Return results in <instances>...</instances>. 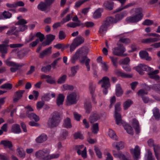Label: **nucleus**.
<instances>
[{
	"instance_id": "obj_1",
	"label": "nucleus",
	"mask_w": 160,
	"mask_h": 160,
	"mask_svg": "<svg viewBox=\"0 0 160 160\" xmlns=\"http://www.w3.org/2000/svg\"><path fill=\"white\" fill-rule=\"evenodd\" d=\"M84 50L82 48L78 50L75 54L72 57L71 61L72 63H74L76 60L79 59L81 63H85L87 71H89L90 70L89 63L90 60L86 56L88 52V50L85 51V52H84Z\"/></svg>"
},
{
	"instance_id": "obj_2",
	"label": "nucleus",
	"mask_w": 160,
	"mask_h": 160,
	"mask_svg": "<svg viewBox=\"0 0 160 160\" xmlns=\"http://www.w3.org/2000/svg\"><path fill=\"white\" fill-rule=\"evenodd\" d=\"M132 11L134 12V14L126 18V21L128 22L131 23H137L141 20L143 17L142 13V9L138 7L133 8Z\"/></svg>"
},
{
	"instance_id": "obj_3",
	"label": "nucleus",
	"mask_w": 160,
	"mask_h": 160,
	"mask_svg": "<svg viewBox=\"0 0 160 160\" xmlns=\"http://www.w3.org/2000/svg\"><path fill=\"white\" fill-rule=\"evenodd\" d=\"M62 119L60 113L57 112H53L48 120V124L51 128H54L58 125Z\"/></svg>"
},
{
	"instance_id": "obj_4",
	"label": "nucleus",
	"mask_w": 160,
	"mask_h": 160,
	"mask_svg": "<svg viewBox=\"0 0 160 160\" xmlns=\"http://www.w3.org/2000/svg\"><path fill=\"white\" fill-rule=\"evenodd\" d=\"M10 58L7 59L5 61V62L7 66L12 67L10 69L11 71L12 72H16L17 70L24 65V64L22 63L18 64L15 62L11 61L10 60Z\"/></svg>"
},
{
	"instance_id": "obj_5",
	"label": "nucleus",
	"mask_w": 160,
	"mask_h": 160,
	"mask_svg": "<svg viewBox=\"0 0 160 160\" xmlns=\"http://www.w3.org/2000/svg\"><path fill=\"white\" fill-rule=\"evenodd\" d=\"M50 152L49 149L44 148L37 152L36 153V156L37 157L42 160H48Z\"/></svg>"
},
{
	"instance_id": "obj_6",
	"label": "nucleus",
	"mask_w": 160,
	"mask_h": 160,
	"mask_svg": "<svg viewBox=\"0 0 160 160\" xmlns=\"http://www.w3.org/2000/svg\"><path fill=\"white\" fill-rule=\"evenodd\" d=\"M121 104L119 102L117 103L115 106L114 117L116 120V123L118 125H120L123 123V121L122 119L121 115L118 112L121 110L120 107Z\"/></svg>"
},
{
	"instance_id": "obj_7",
	"label": "nucleus",
	"mask_w": 160,
	"mask_h": 160,
	"mask_svg": "<svg viewBox=\"0 0 160 160\" xmlns=\"http://www.w3.org/2000/svg\"><path fill=\"white\" fill-rule=\"evenodd\" d=\"M78 100V97L76 93L72 92L67 97V104L68 105L75 104L77 103Z\"/></svg>"
},
{
	"instance_id": "obj_8",
	"label": "nucleus",
	"mask_w": 160,
	"mask_h": 160,
	"mask_svg": "<svg viewBox=\"0 0 160 160\" xmlns=\"http://www.w3.org/2000/svg\"><path fill=\"white\" fill-rule=\"evenodd\" d=\"M112 153L114 156L116 158H118L120 160H130L131 157L128 153L126 152L125 154L121 152L117 153L115 150H113Z\"/></svg>"
},
{
	"instance_id": "obj_9",
	"label": "nucleus",
	"mask_w": 160,
	"mask_h": 160,
	"mask_svg": "<svg viewBox=\"0 0 160 160\" xmlns=\"http://www.w3.org/2000/svg\"><path fill=\"white\" fill-rule=\"evenodd\" d=\"M112 53L115 55L118 56H126L127 54H124V52L126 51L125 48L123 46L115 47L112 50Z\"/></svg>"
},
{
	"instance_id": "obj_10",
	"label": "nucleus",
	"mask_w": 160,
	"mask_h": 160,
	"mask_svg": "<svg viewBox=\"0 0 160 160\" xmlns=\"http://www.w3.org/2000/svg\"><path fill=\"white\" fill-rule=\"evenodd\" d=\"M152 69L148 66L142 64H139L136 68V70L139 72L140 74H143V71H146L148 72V73Z\"/></svg>"
},
{
	"instance_id": "obj_11",
	"label": "nucleus",
	"mask_w": 160,
	"mask_h": 160,
	"mask_svg": "<svg viewBox=\"0 0 160 160\" xmlns=\"http://www.w3.org/2000/svg\"><path fill=\"white\" fill-rule=\"evenodd\" d=\"M49 7L46 3L45 2L41 1L37 6V8L42 11L47 13L50 12V8Z\"/></svg>"
},
{
	"instance_id": "obj_12",
	"label": "nucleus",
	"mask_w": 160,
	"mask_h": 160,
	"mask_svg": "<svg viewBox=\"0 0 160 160\" xmlns=\"http://www.w3.org/2000/svg\"><path fill=\"white\" fill-rule=\"evenodd\" d=\"M142 87L144 89L140 90L138 92V95L141 97L144 96L145 95L147 94L148 91L150 90L151 88L149 86L147 85L145 83L142 84Z\"/></svg>"
},
{
	"instance_id": "obj_13",
	"label": "nucleus",
	"mask_w": 160,
	"mask_h": 160,
	"mask_svg": "<svg viewBox=\"0 0 160 160\" xmlns=\"http://www.w3.org/2000/svg\"><path fill=\"white\" fill-rule=\"evenodd\" d=\"M36 37H38L39 39H37L35 41H34L31 43L30 45L32 47H34L36 46L39 41L42 42L44 39V36L43 34H42L40 32H38L37 33L36 35Z\"/></svg>"
},
{
	"instance_id": "obj_14",
	"label": "nucleus",
	"mask_w": 160,
	"mask_h": 160,
	"mask_svg": "<svg viewBox=\"0 0 160 160\" xmlns=\"http://www.w3.org/2000/svg\"><path fill=\"white\" fill-rule=\"evenodd\" d=\"M41 78L45 79L46 82L50 84H55L56 83L55 78L49 75L42 74L41 75Z\"/></svg>"
},
{
	"instance_id": "obj_15",
	"label": "nucleus",
	"mask_w": 160,
	"mask_h": 160,
	"mask_svg": "<svg viewBox=\"0 0 160 160\" xmlns=\"http://www.w3.org/2000/svg\"><path fill=\"white\" fill-rule=\"evenodd\" d=\"M98 83L101 84L102 88H108L110 86L109 79L107 77H104L100 80L99 81Z\"/></svg>"
},
{
	"instance_id": "obj_16",
	"label": "nucleus",
	"mask_w": 160,
	"mask_h": 160,
	"mask_svg": "<svg viewBox=\"0 0 160 160\" xmlns=\"http://www.w3.org/2000/svg\"><path fill=\"white\" fill-rule=\"evenodd\" d=\"M84 148V145H77L75 147V149L77 150V152L79 155H81L83 158L87 157V151L86 148L85 147L84 149L81 152V150Z\"/></svg>"
},
{
	"instance_id": "obj_17",
	"label": "nucleus",
	"mask_w": 160,
	"mask_h": 160,
	"mask_svg": "<svg viewBox=\"0 0 160 160\" xmlns=\"http://www.w3.org/2000/svg\"><path fill=\"white\" fill-rule=\"evenodd\" d=\"M131 152L135 160H138V158H139L140 154V149L139 146H136L134 149H131Z\"/></svg>"
},
{
	"instance_id": "obj_18",
	"label": "nucleus",
	"mask_w": 160,
	"mask_h": 160,
	"mask_svg": "<svg viewBox=\"0 0 160 160\" xmlns=\"http://www.w3.org/2000/svg\"><path fill=\"white\" fill-rule=\"evenodd\" d=\"M100 118V115L96 112H93L89 118V120L91 123L96 121Z\"/></svg>"
},
{
	"instance_id": "obj_19",
	"label": "nucleus",
	"mask_w": 160,
	"mask_h": 160,
	"mask_svg": "<svg viewBox=\"0 0 160 160\" xmlns=\"http://www.w3.org/2000/svg\"><path fill=\"white\" fill-rule=\"evenodd\" d=\"M68 135V132L66 129H63L61 130L59 139L60 141L65 140Z\"/></svg>"
},
{
	"instance_id": "obj_20",
	"label": "nucleus",
	"mask_w": 160,
	"mask_h": 160,
	"mask_svg": "<svg viewBox=\"0 0 160 160\" xmlns=\"http://www.w3.org/2000/svg\"><path fill=\"white\" fill-rule=\"evenodd\" d=\"M159 71L158 70H156L153 71V69H152L148 73V75L151 78L155 80H158L159 79V77L156 74L159 73Z\"/></svg>"
},
{
	"instance_id": "obj_21",
	"label": "nucleus",
	"mask_w": 160,
	"mask_h": 160,
	"mask_svg": "<svg viewBox=\"0 0 160 160\" xmlns=\"http://www.w3.org/2000/svg\"><path fill=\"white\" fill-rule=\"evenodd\" d=\"M8 47V44H0V52L2 53V57L3 58H5V55L7 53Z\"/></svg>"
},
{
	"instance_id": "obj_22",
	"label": "nucleus",
	"mask_w": 160,
	"mask_h": 160,
	"mask_svg": "<svg viewBox=\"0 0 160 160\" xmlns=\"http://www.w3.org/2000/svg\"><path fill=\"white\" fill-rule=\"evenodd\" d=\"M109 27L104 22L100 27L98 31L101 36H103L107 32L108 28Z\"/></svg>"
},
{
	"instance_id": "obj_23",
	"label": "nucleus",
	"mask_w": 160,
	"mask_h": 160,
	"mask_svg": "<svg viewBox=\"0 0 160 160\" xmlns=\"http://www.w3.org/2000/svg\"><path fill=\"white\" fill-rule=\"evenodd\" d=\"M115 74L118 76H120L123 78H131L132 77V75L126 74L124 72H122L121 70L115 69L114 71Z\"/></svg>"
},
{
	"instance_id": "obj_24",
	"label": "nucleus",
	"mask_w": 160,
	"mask_h": 160,
	"mask_svg": "<svg viewBox=\"0 0 160 160\" xmlns=\"http://www.w3.org/2000/svg\"><path fill=\"white\" fill-rule=\"evenodd\" d=\"M132 125L134 128L136 132L139 133L140 132V128L138 121L135 118L132 120Z\"/></svg>"
},
{
	"instance_id": "obj_25",
	"label": "nucleus",
	"mask_w": 160,
	"mask_h": 160,
	"mask_svg": "<svg viewBox=\"0 0 160 160\" xmlns=\"http://www.w3.org/2000/svg\"><path fill=\"white\" fill-rule=\"evenodd\" d=\"M17 27L14 26H12L10 29L8 30L6 33V34L8 36H11L12 35H14L16 36H18V31H17Z\"/></svg>"
},
{
	"instance_id": "obj_26",
	"label": "nucleus",
	"mask_w": 160,
	"mask_h": 160,
	"mask_svg": "<svg viewBox=\"0 0 160 160\" xmlns=\"http://www.w3.org/2000/svg\"><path fill=\"white\" fill-rule=\"evenodd\" d=\"M47 136L45 134H42L35 139L37 143H41L45 142L47 139Z\"/></svg>"
},
{
	"instance_id": "obj_27",
	"label": "nucleus",
	"mask_w": 160,
	"mask_h": 160,
	"mask_svg": "<svg viewBox=\"0 0 160 160\" xmlns=\"http://www.w3.org/2000/svg\"><path fill=\"white\" fill-rule=\"evenodd\" d=\"M63 127L66 128H71L72 127V125L70 119L68 117L65 118L63 121Z\"/></svg>"
},
{
	"instance_id": "obj_28",
	"label": "nucleus",
	"mask_w": 160,
	"mask_h": 160,
	"mask_svg": "<svg viewBox=\"0 0 160 160\" xmlns=\"http://www.w3.org/2000/svg\"><path fill=\"white\" fill-rule=\"evenodd\" d=\"M47 39L46 41L42 43V44L45 46L49 45L50 43L55 39V36L49 34L47 36Z\"/></svg>"
},
{
	"instance_id": "obj_29",
	"label": "nucleus",
	"mask_w": 160,
	"mask_h": 160,
	"mask_svg": "<svg viewBox=\"0 0 160 160\" xmlns=\"http://www.w3.org/2000/svg\"><path fill=\"white\" fill-rule=\"evenodd\" d=\"M112 147L117 150H119L124 148V144L122 142H114L112 144Z\"/></svg>"
},
{
	"instance_id": "obj_30",
	"label": "nucleus",
	"mask_w": 160,
	"mask_h": 160,
	"mask_svg": "<svg viewBox=\"0 0 160 160\" xmlns=\"http://www.w3.org/2000/svg\"><path fill=\"white\" fill-rule=\"evenodd\" d=\"M51 49L52 47H50L48 48L43 50L40 53L39 57L40 58H43L46 55L50 54L52 52Z\"/></svg>"
},
{
	"instance_id": "obj_31",
	"label": "nucleus",
	"mask_w": 160,
	"mask_h": 160,
	"mask_svg": "<svg viewBox=\"0 0 160 160\" xmlns=\"http://www.w3.org/2000/svg\"><path fill=\"white\" fill-rule=\"evenodd\" d=\"M84 41V38L81 36H78L73 40V42L78 46L83 43Z\"/></svg>"
},
{
	"instance_id": "obj_32",
	"label": "nucleus",
	"mask_w": 160,
	"mask_h": 160,
	"mask_svg": "<svg viewBox=\"0 0 160 160\" xmlns=\"http://www.w3.org/2000/svg\"><path fill=\"white\" fill-rule=\"evenodd\" d=\"M65 98V96L62 94H59L57 97L56 103L58 106L62 105Z\"/></svg>"
},
{
	"instance_id": "obj_33",
	"label": "nucleus",
	"mask_w": 160,
	"mask_h": 160,
	"mask_svg": "<svg viewBox=\"0 0 160 160\" xmlns=\"http://www.w3.org/2000/svg\"><path fill=\"white\" fill-rule=\"evenodd\" d=\"M160 40V38H148L144 39L142 42L144 43H151L158 42Z\"/></svg>"
},
{
	"instance_id": "obj_34",
	"label": "nucleus",
	"mask_w": 160,
	"mask_h": 160,
	"mask_svg": "<svg viewBox=\"0 0 160 160\" xmlns=\"http://www.w3.org/2000/svg\"><path fill=\"white\" fill-rule=\"evenodd\" d=\"M139 54L140 57L142 59H144L147 60H151V57L148 56V53L146 51H140Z\"/></svg>"
},
{
	"instance_id": "obj_35",
	"label": "nucleus",
	"mask_w": 160,
	"mask_h": 160,
	"mask_svg": "<svg viewBox=\"0 0 160 160\" xmlns=\"http://www.w3.org/2000/svg\"><path fill=\"white\" fill-rule=\"evenodd\" d=\"M127 14L126 12H124L117 14L115 16V18H114L117 22L122 19Z\"/></svg>"
},
{
	"instance_id": "obj_36",
	"label": "nucleus",
	"mask_w": 160,
	"mask_h": 160,
	"mask_svg": "<svg viewBox=\"0 0 160 160\" xmlns=\"http://www.w3.org/2000/svg\"><path fill=\"white\" fill-rule=\"evenodd\" d=\"M11 131L12 132L16 134H18L21 132L20 126L17 124L13 125L11 128Z\"/></svg>"
},
{
	"instance_id": "obj_37",
	"label": "nucleus",
	"mask_w": 160,
	"mask_h": 160,
	"mask_svg": "<svg viewBox=\"0 0 160 160\" xmlns=\"http://www.w3.org/2000/svg\"><path fill=\"white\" fill-rule=\"evenodd\" d=\"M113 2L106 1L104 2L103 6L106 9L111 10L113 9Z\"/></svg>"
},
{
	"instance_id": "obj_38",
	"label": "nucleus",
	"mask_w": 160,
	"mask_h": 160,
	"mask_svg": "<svg viewBox=\"0 0 160 160\" xmlns=\"http://www.w3.org/2000/svg\"><path fill=\"white\" fill-rule=\"evenodd\" d=\"M104 22L109 27L110 24L116 23L115 18L111 17L107 18L106 20Z\"/></svg>"
},
{
	"instance_id": "obj_39",
	"label": "nucleus",
	"mask_w": 160,
	"mask_h": 160,
	"mask_svg": "<svg viewBox=\"0 0 160 160\" xmlns=\"http://www.w3.org/2000/svg\"><path fill=\"white\" fill-rule=\"evenodd\" d=\"M82 25H83V23H82L81 22H72L68 23L67 24V26L68 27L74 28Z\"/></svg>"
},
{
	"instance_id": "obj_40",
	"label": "nucleus",
	"mask_w": 160,
	"mask_h": 160,
	"mask_svg": "<svg viewBox=\"0 0 160 160\" xmlns=\"http://www.w3.org/2000/svg\"><path fill=\"white\" fill-rule=\"evenodd\" d=\"M135 3L134 2H132V3H130L126 5L125 6H121L119 8H118L116 11H114V12H118L120 11H121L123 9H125L126 8H127L130 7H131L134 5H135Z\"/></svg>"
},
{
	"instance_id": "obj_41",
	"label": "nucleus",
	"mask_w": 160,
	"mask_h": 160,
	"mask_svg": "<svg viewBox=\"0 0 160 160\" xmlns=\"http://www.w3.org/2000/svg\"><path fill=\"white\" fill-rule=\"evenodd\" d=\"M133 101L130 99H128L123 103V109L124 110H127L132 104Z\"/></svg>"
},
{
	"instance_id": "obj_42",
	"label": "nucleus",
	"mask_w": 160,
	"mask_h": 160,
	"mask_svg": "<svg viewBox=\"0 0 160 160\" xmlns=\"http://www.w3.org/2000/svg\"><path fill=\"white\" fill-rule=\"evenodd\" d=\"M152 111L155 119L157 120H159L160 118V114L159 109L155 107L153 109Z\"/></svg>"
},
{
	"instance_id": "obj_43",
	"label": "nucleus",
	"mask_w": 160,
	"mask_h": 160,
	"mask_svg": "<svg viewBox=\"0 0 160 160\" xmlns=\"http://www.w3.org/2000/svg\"><path fill=\"white\" fill-rule=\"evenodd\" d=\"M96 88V85L92 82H90L89 84V90L91 94L94 93L95 89Z\"/></svg>"
},
{
	"instance_id": "obj_44",
	"label": "nucleus",
	"mask_w": 160,
	"mask_h": 160,
	"mask_svg": "<svg viewBox=\"0 0 160 160\" xmlns=\"http://www.w3.org/2000/svg\"><path fill=\"white\" fill-rule=\"evenodd\" d=\"M84 107L86 111V112L89 113L92 110V105L90 102H87L84 104Z\"/></svg>"
},
{
	"instance_id": "obj_45",
	"label": "nucleus",
	"mask_w": 160,
	"mask_h": 160,
	"mask_svg": "<svg viewBox=\"0 0 160 160\" xmlns=\"http://www.w3.org/2000/svg\"><path fill=\"white\" fill-rule=\"evenodd\" d=\"M123 93V91L122 90L120 85L119 84H117L116 89V93L117 96L119 97L122 95Z\"/></svg>"
},
{
	"instance_id": "obj_46",
	"label": "nucleus",
	"mask_w": 160,
	"mask_h": 160,
	"mask_svg": "<svg viewBox=\"0 0 160 160\" xmlns=\"http://www.w3.org/2000/svg\"><path fill=\"white\" fill-rule=\"evenodd\" d=\"M0 144L3 145L5 147L9 148L12 147V142L8 140H2Z\"/></svg>"
},
{
	"instance_id": "obj_47",
	"label": "nucleus",
	"mask_w": 160,
	"mask_h": 160,
	"mask_svg": "<svg viewBox=\"0 0 160 160\" xmlns=\"http://www.w3.org/2000/svg\"><path fill=\"white\" fill-rule=\"evenodd\" d=\"M124 128L128 133L130 134H133V131L131 126L128 124H126L124 126Z\"/></svg>"
},
{
	"instance_id": "obj_48",
	"label": "nucleus",
	"mask_w": 160,
	"mask_h": 160,
	"mask_svg": "<svg viewBox=\"0 0 160 160\" xmlns=\"http://www.w3.org/2000/svg\"><path fill=\"white\" fill-rule=\"evenodd\" d=\"M28 117L30 119H34L35 122H37L39 120V117L33 113H31L30 114H28Z\"/></svg>"
},
{
	"instance_id": "obj_49",
	"label": "nucleus",
	"mask_w": 160,
	"mask_h": 160,
	"mask_svg": "<svg viewBox=\"0 0 160 160\" xmlns=\"http://www.w3.org/2000/svg\"><path fill=\"white\" fill-rule=\"evenodd\" d=\"M78 68L77 66H74L71 68V72L68 74L69 77H74L77 72Z\"/></svg>"
},
{
	"instance_id": "obj_50",
	"label": "nucleus",
	"mask_w": 160,
	"mask_h": 160,
	"mask_svg": "<svg viewBox=\"0 0 160 160\" xmlns=\"http://www.w3.org/2000/svg\"><path fill=\"white\" fill-rule=\"evenodd\" d=\"M67 78V76L66 75H63L58 78L57 82L59 84L63 83L65 82Z\"/></svg>"
},
{
	"instance_id": "obj_51",
	"label": "nucleus",
	"mask_w": 160,
	"mask_h": 160,
	"mask_svg": "<svg viewBox=\"0 0 160 160\" xmlns=\"http://www.w3.org/2000/svg\"><path fill=\"white\" fill-rule=\"evenodd\" d=\"M72 17V14H69L67 15L66 16L63 18L61 22V24H63L64 23L69 21Z\"/></svg>"
},
{
	"instance_id": "obj_52",
	"label": "nucleus",
	"mask_w": 160,
	"mask_h": 160,
	"mask_svg": "<svg viewBox=\"0 0 160 160\" xmlns=\"http://www.w3.org/2000/svg\"><path fill=\"white\" fill-rule=\"evenodd\" d=\"M109 58L113 66L117 68L118 67V58L114 56H110Z\"/></svg>"
},
{
	"instance_id": "obj_53",
	"label": "nucleus",
	"mask_w": 160,
	"mask_h": 160,
	"mask_svg": "<svg viewBox=\"0 0 160 160\" xmlns=\"http://www.w3.org/2000/svg\"><path fill=\"white\" fill-rule=\"evenodd\" d=\"M108 134L111 138L116 140H117V136L112 130L109 129Z\"/></svg>"
},
{
	"instance_id": "obj_54",
	"label": "nucleus",
	"mask_w": 160,
	"mask_h": 160,
	"mask_svg": "<svg viewBox=\"0 0 160 160\" xmlns=\"http://www.w3.org/2000/svg\"><path fill=\"white\" fill-rule=\"evenodd\" d=\"M92 132L95 134H97L99 131L98 124L96 123L93 124L92 127Z\"/></svg>"
},
{
	"instance_id": "obj_55",
	"label": "nucleus",
	"mask_w": 160,
	"mask_h": 160,
	"mask_svg": "<svg viewBox=\"0 0 160 160\" xmlns=\"http://www.w3.org/2000/svg\"><path fill=\"white\" fill-rule=\"evenodd\" d=\"M51 66L50 65H48L46 66H42L41 68V71L44 73L49 72L51 69Z\"/></svg>"
},
{
	"instance_id": "obj_56",
	"label": "nucleus",
	"mask_w": 160,
	"mask_h": 160,
	"mask_svg": "<svg viewBox=\"0 0 160 160\" xmlns=\"http://www.w3.org/2000/svg\"><path fill=\"white\" fill-rule=\"evenodd\" d=\"M3 19H7L10 18L12 16V14L8 11H4L2 12Z\"/></svg>"
},
{
	"instance_id": "obj_57",
	"label": "nucleus",
	"mask_w": 160,
	"mask_h": 160,
	"mask_svg": "<svg viewBox=\"0 0 160 160\" xmlns=\"http://www.w3.org/2000/svg\"><path fill=\"white\" fill-rule=\"evenodd\" d=\"M74 88V87L72 85L64 84L62 87V89L63 91H65L68 90H72Z\"/></svg>"
},
{
	"instance_id": "obj_58",
	"label": "nucleus",
	"mask_w": 160,
	"mask_h": 160,
	"mask_svg": "<svg viewBox=\"0 0 160 160\" xmlns=\"http://www.w3.org/2000/svg\"><path fill=\"white\" fill-rule=\"evenodd\" d=\"M101 9L99 8L94 12L93 14L94 18L95 19L98 18L101 16Z\"/></svg>"
},
{
	"instance_id": "obj_59",
	"label": "nucleus",
	"mask_w": 160,
	"mask_h": 160,
	"mask_svg": "<svg viewBox=\"0 0 160 160\" xmlns=\"http://www.w3.org/2000/svg\"><path fill=\"white\" fill-rule=\"evenodd\" d=\"M17 27L16 31L19 32H23L28 28L27 26L25 25H18Z\"/></svg>"
},
{
	"instance_id": "obj_60",
	"label": "nucleus",
	"mask_w": 160,
	"mask_h": 160,
	"mask_svg": "<svg viewBox=\"0 0 160 160\" xmlns=\"http://www.w3.org/2000/svg\"><path fill=\"white\" fill-rule=\"evenodd\" d=\"M19 156L21 158H23L25 157V153L24 151L22 148H18L17 149Z\"/></svg>"
},
{
	"instance_id": "obj_61",
	"label": "nucleus",
	"mask_w": 160,
	"mask_h": 160,
	"mask_svg": "<svg viewBox=\"0 0 160 160\" xmlns=\"http://www.w3.org/2000/svg\"><path fill=\"white\" fill-rule=\"evenodd\" d=\"M130 61L129 58L128 57H127L124 59H121L119 61L120 64H123L124 65L128 64Z\"/></svg>"
},
{
	"instance_id": "obj_62",
	"label": "nucleus",
	"mask_w": 160,
	"mask_h": 160,
	"mask_svg": "<svg viewBox=\"0 0 160 160\" xmlns=\"http://www.w3.org/2000/svg\"><path fill=\"white\" fill-rule=\"evenodd\" d=\"M151 88L160 94V85L154 84L152 86Z\"/></svg>"
},
{
	"instance_id": "obj_63",
	"label": "nucleus",
	"mask_w": 160,
	"mask_h": 160,
	"mask_svg": "<svg viewBox=\"0 0 160 160\" xmlns=\"http://www.w3.org/2000/svg\"><path fill=\"white\" fill-rule=\"evenodd\" d=\"M148 155L146 160H155V158L153 157L152 153L149 150L147 151Z\"/></svg>"
},
{
	"instance_id": "obj_64",
	"label": "nucleus",
	"mask_w": 160,
	"mask_h": 160,
	"mask_svg": "<svg viewBox=\"0 0 160 160\" xmlns=\"http://www.w3.org/2000/svg\"><path fill=\"white\" fill-rule=\"evenodd\" d=\"M0 159L2 160H9L10 158L7 154H0Z\"/></svg>"
}]
</instances>
